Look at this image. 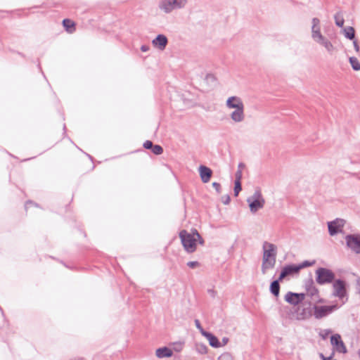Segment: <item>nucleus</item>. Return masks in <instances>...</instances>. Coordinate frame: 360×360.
I'll list each match as a JSON object with an SVG mask.
<instances>
[{"label": "nucleus", "mask_w": 360, "mask_h": 360, "mask_svg": "<svg viewBox=\"0 0 360 360\" xmlns=\"http://www.w3.org/2000/svg\"><path fill=\"white\" fill-rule=\"evenodd\" d=\"M226 107L233 110L229 117L233 123H240L245 120V105L241 98L236 96L229 97L226 101Z\"/></svg>", "instance_id": "1"}, {"label": "nucleus", "mask_w": 360, "mask_h": 360, "mask_svg": "<svg viewBox=\"0 0 360 360\" xmlns=\"http://www.w3.org/2000/svg\"><path fill=\"white\" fill-rule=\"evenodd\" d=\"M262 262L261 271L266 274L269 269L274 268L276 262L277 247L269 242L264 241L262 244Z\"/></svg>", "instance_id": "2"}, {"label": "nucleus", "mask_w": 360, "mask_h": 360, "mask_svg": "<svg viewBox=\"0 0 360 360\" xmlns=\"http://www.w3.org/2000/svg\"><path fill=\"white\" fill-rule=\"evenodd\" d=\"M311 38L314 42L323 47L328 54L332 55L335 50L333 43L321 32V22L319 18L311 20Z\"/></svg>", "instance_id": "3"}, {"label": "nucleus", "mask_w": 360, "mask_h": 360, "mask_svg": "<svg viewBox=\"0 0 360 360\" xmlns=\"http://www.w3.org/2000/svg\"><path fill=\"white\" fill-rule=\"evenodd\" d=\"M179 238L184 250L188 253H192L196 250L198 242L200 245L204 244V240L195 229L192 230L191 232H188L186 230L181 231L179 233Z\"/></svg>", "instance_id": "4"}, {"label": "nucleus", "mask_w": 360, "mask_h": 360, "mask_svg": "<svg viewBox=\"0 0 360 360\" xmlns=\"http://www.w3.org/2000/svg\"><path fill=\"white\" fill-rule=\"evenodd\" d=\"M247 202L252 214H255L257 211L262 209L265 205V199L260 189L257 188L253 194L247 198Z\"/></svg>", "instance_id": "5"}, {"label": "nucleus", "mask_w": 360, "mask_h": 360, "mask_svg": "<svg viewBox=\"0 0 360 360\" xmlns=\"http://www.w3.org/2000/svg\"><path fill=\"white\" fill-rule=\"evenodd\" d=\"M188 0H161L158 7L165 13H170L174 10L182 9L186 7Z\"/></svg>", "instance_id": "6"}, {"label": "nucleus", "mask_w": 360, "mask_h": 360, "mask_svg": "<svg viewBox=\"0 0 360 360\" xmlns=\"http://www.w3.org/2000/svg\"><path fill=\"white\" fill-rule=\"evenodd\" d=\"M316 282L320 285L331 283L335 278L334 273L326 268H319L316 271Z\"/></svg>", "instance_id": "7"}, {"label": "nucleus", "mask_w": 360, "mask_h": 360, "mask_svg": "<svg viewBox=\"0 0 360 360\" xmlns=\"http://www.w3.org/2000/svg\"><path fill=\"white\" fill-rule=\"evenodd\" d=\"M338 308L337 304L331 306H317L314 307V316L316 319H320L326 317L328 314H331L333 311Z\"/></svg>", "instance_id": "8"}, {"label": "nucleus", "mask_w": 360, "mask_h": 360, "mask_svg": "<svg viewBox=\"0 0 360 360\" xmlns=\"http://www.w3.org/2000/svg\"><path fill=\"white\" fill-rule=\"evenodd\" d=\"M333 296L343 300L347 295L345 282L342 280H336L333 285Z\"/></svg>", "instance_id": "9"}, {"label": "nucleus", "mask_w": 360, "mask_h": 360, "mask_svg": "<svg viewBox=\"0 0 360 360\" xmlns=\"http://www.w3.org/2000/svg\"><path fill=\"white\" fill-rule=\"evenodd\" d=\"M345 240L347 247L352 251L360 254V235H347Z\"/></svg>", "instance_id": "10"}, {"label": "nucleus", "mask_w": 360, "mask_h": 360, "mask_svg": "<svg viewBox=\"0 0 360 360\" xmlns=\"http://www.w3.org/2000/svg\"><path fill=\"white\" fill-rule=\"evenodd\" d=\"M330 343L333 347V349L339 353H346V347L341 340V336L339 334H335L330 338Z\"/></svg>", "instance_id": "11"}, {"label": "nucleus", "mask_w": 360, "mask_h": 360, "mask_svg": "<svg viewBox=\"0 0 360 360\" xmlns=\"http://www.w3.org/2000/svg\"><path fill=\"white\" fill-rule=\"evenodd\" d=\"M345 225V220L336 219L328 223V231L330 236H334L342 231Z\"/></svg>", "instance_id": "12"}, {"label": "nucleus", "mask_w": 360, "mask_h": 360, "mask_svg": "<svg viewBox=\"0 0 360 360\" xmlns=\"http://www.w3.org/2000/svg\"><path fill=\"white\" fill-rule=\"evenodd\" d=\"M304 298L305 294L304 293L288 292L285 295V300L292 305H297L301 303Z\"/></svg>", "instance_id": "13"}, {"label": "nucleus", "mask_w": 360, "mask_h": 360, "mask_svg": "<svg viewBox=\"0 0 360 360\" xmlns=\"http://www.w3.org/2000/svg\"><path fill=\"white\" fill-rule=\"evenodd\" d=\"M300 271L297 265H288L283 267L282 269L280 276L278 277V281H282L286 276L289 275H292L293 274H297Z\"/></svg>", "instance_id": "14"}, {"label": "nucleus", "mask_w": 360, "mask_h": 360, "mask_svg": "<svg viewBox=\"0 0 360 360\" xmlns=\"http://www.w3.org/2000/svg\"><path fill=\"white\" fill-rule=\"evenodd\" d=\"M168 40L166 36L163 34H158L156 38H155L152 41L153 45L159 49L160 50L162 51L165 49L167 44Z\"/></svg>", "instance_id": "15"}, {"label": "nucleus", "mask_w": 360, "mask_h": 360, "mask_svg": "<svg viewBox=\"0 0 360 360\" xmlns=\"http://www.w3.org/2000/svg\"><path fill=\"white\" fill-rule=\"evenodd\" d=\"M199 173L201 180L203 183H207L212 176V170L206 166L200 165L199 167Z\"/></svg>", "instance_id": "16"}, {"label": "nucleus", "mask_w": 360, "mask_h": 360, "mask_svg": "<svg viewBox=\"0 0 360 360\" xmlns=\"http://www.w3.org/2000/svg\"><path fill=\"white\" fill-rule=\"evenodd\" d=\"M203 336L207 339L210 346L215 347V348H218V347H221V344L219 342L218 339L214 335H213L212 333H208V332H204Z\"/></svg>", "instance_id": "17"}, {"label": "nucleus", "mask_w": 360, "mask_h": 360, "mask_svg": "<svg viewBox=\"0 0 360 360\" xmlns=\"http://www.w3.org/2000/svg\"><path fill=\"white\" fill-rule=\"evenodd\" d=\"M311 316L310 310L308 308H297L296 319L297 320H304L309 318Z\"/></svg>", "instance_id": "18"}, {"label": "nucleus", "mask_w": 360, "mask_h": 360, "mask_svg": "<svg viewBox=\"0 0 360 360\" xmlns=\"http://www.w3.org/2000/svg\"><path fill=\"white\" fill-rule=\"evenodd\" d=\"M307 287V294L311 297L313 300H316L319 297V290L314 285L313 282L311 281L309 285H306Z\"/></svg>", "instance_id": "19"}, {"label": "nucleus", "mask_w": 360, "mask_h": 360, "mask_svg": "<svg viewBox=\"0 0 360 360\" xmlns=\"http://www.w3.org/2000/svg\"><path fill=\"white\" fill-rule=\"evenodd\" d=\"M172 351L166 347L158 348L155 352L156 356L160 359L165 357H170L172 356Z\"/></svg>", "instance_id": "20"}, {"label": "nucleus", "mask_w": 360, "mask_h": 360, "mask_svg": "<svg viewBox=\"0 0 360 360\" xmlns=\"http://www.w3.org/2000/svg\"><path fill=\"white\" fill-rule=\"evenodd\" d=\"M279 281H278V279L274 281L270 285V291L276 297H278L279 295V291H280Z\"/></svg>", "instance_id": "21"}, {"label": "nucleus", "mask_w": 360, "mask_h": 360, "mask_svg": "<svg viewBox=\"0 0 360 360\" xmlns=\"http://www.w3.org/2000/svg\"><path fill=\"white\" fill-rule=\"evenodd\" d=\"M343 33L346 38L354 39L355 37V31L352 27H347L343 29Z\"/></svg>", "instance_id": "22"}, {"label": "nucleus", "mask_w": 360, "mask_h": 360, "mask_svg": "<svg viewBox=\"0 0 360 360\" xmlns=\"http://www.w3.org/2000/svg\"><path fill=\"white\" fill-rule=\"evenodd\" d=\"M63 25L70 33H72L75 30V23L70 19H64L63 20Z\"/></svg>", "instance_id": "23"}, {"label": "nucleus", "mask_w": 360, "mask_h": 360, "mask_svg": "<svg viewBox=\"0 0 360 360\" xmlns=\"http://www.w3.org/2000/svg\"><path fill=\"white\" fill-rule=\"evenodd\" d=\"M195 350L200 354H205L207 352V347L202 343H195Z\"/></svg>", "instance_id": "24"}, {"label": "nucleus", "mask_w": 360, "mask_h": 360, "mask_svg": "<svg viewBox=\"0 0 360 360\" xmlns=\"http://www.w3.org/2000/svg\"><path fill=\"white\" fill-rule=\"evenodd\" d=\"M335 21L337 26L342 27L344 25V18L341 13H337L335 16Z\"/></svg>", "instance_id": "25"}, {"label": "nucleus", "mask_w": 360, "mask_h": 360, "mask_svg": "<svg viewBox=\"0 0 360 360\" xmlns=\"http://www.w3.org/2000/svg\"><path fill=\"white\" fill-rule=\"evenodd\" d=\"M349 63L353 68V70L358 71L360 70V63L359 62L358 59L355 57H350Z\"/></svg>", "instance_id": "26"}, {"label": "nucleus", "mask_w": 360, "mask_h": 360, "mask_svg": "<svg viewBox=\"0 0 360 360\" xmlns=\"http://www.w3.org/2000/svg\"><path fill=\"white\" fill-rule=\"evenodd\" d=\"M218 360H233V358L230 353L225 352L219 356Z\"/></svg>", "instance_id": "27"}, {"label": "nucleus", "mask_w": 360, "mask_h": 360, "mask_svg": "<svg viewBox=\"0 0 360 360\" xmlns=\"http://www.w3.org/2000/svg\"><path fill=\"white\" fill-rule=\"evenodd\" d=\"M152 151L155 155H160L163 152L162 148L159 145L153 146Z\"/></svg>", "instance_id": "28"}, {"label": "nucleus", "mask_w": 360, "mask_h": 360, "mask_svg": "<svg viewBox=\"0 0 360 360\" xmlns=\"http://www.w3.org/2000/svg\"><path fill=\"white\" fill-rule=\"evenodd\" d=\"M241 184L240 181H235V186H234V195L235 196H238L239 192L241 191Z\"/></svg>", "instance_id": "29"}, {"label": "nucleus", "mask_w": 360, "mask_h": 360, "mask_svg": "<svg viewBox=\"0 0 360 360\" xmlns=\"http://www.w3.org/2000/svg\"><path fill=\"white\" fill-rule=\"evenodd\" d=\"M315 263V261L313 262H309V261H304L302 264L297 265L299 270L306 268L310 266H312Z\"/></svg>", "instance_id": "30"}, {"label": "nucleus", "mask_w": 360, "mask_h": 360, "mask_svg": "<svg viewBox=\"0 0 360 360\" xmlns=\"http://www.w3.org/2000/svg\"><path fill=\"white\" fill-rule=\"evenodd\" d=\"M187 265L188 266H189L190 268H192V269H194V268H196L198 266H200V264L198 262H196V261H192V262H188L187 263Z\"/></svg>", "instance_id": "31"}, {"label": "nucleus", "mask_w": 360, "mask_h": 360, "mask_svg": "<svg viewBox=\"0 0 360 360\" xmlns=\"http://www.w3.org/2000/svg\"><path fill=\"white\" fill-rule=\"evenodd\" d=\"M195 326L196 328L200 331L201 334L203 335V333L204 332H206L205 330H204V329L202 328V327L200 325V323L199 321V320L198 319H195Z\"/></svg>", "instance_id": "32"}, {"label": "nucleus", "mask_w": 360, "mask_h": 360, "mask_svg": "<svg viewBox=\"0 0 360 360\" xmlns=\"http://www.w3.org/2000/svg\"><path fill=\"white\" fill-rule=\"evenodd\" d=\"M205 80L207 82H215L216 80V77H214V75L212 74H207L205 77Z\"/></svg>", "instance_id": "33"}, {"label": "nucleus", "mask_w": 360, "mask_h": 360, "mask_svg": "<svg viewBox=\"0 0 360 360\" xmlns=\"http://www.w3.org/2000/svg\"><path fill=\"white\" fill-rule=\"evenodd\" d=\"M212 186L218 193H221V185L219 183H217V182L212 183Z\"/></svg>", "instance_id": "34"}, {"label": "nucleus", "mask_w": 360, "mask_h": 360, "mask_svg": "<svg viewBox=\"0 0 360 360\" xmlns=\"http://www.w3.org/2000/svg\"><path fill=\"white\" fill-rule=\"evenodd\" d=\"M153 143L152 141H145V143H143V147L146 149H150V148H153Z\"/></svg>", "instance_id": "35"}, {"label": "nucleus", "mask_w": 360, "mask_h": 360, "mask_svg": "<svg viewBox=\"0 0 360 360\" xmlns=\"http://www.w3.org/2000/svg\"><path fill=\"white\" fill-rule=\"evenodd\" d=\"M221 200L224 205H228L230 202V197L229 195L223 196Z\"/></svg>", "instance_id": "36"}, {"label": "nucleus", "mask_w": 360, "mask_h": 360, "mask_svg": "<svg viewBox=\"0 0 360 360\" xmlns=\"http://www.w3.org/2000/svg\"><path fill=\"white\" fill-rule=\"evenodd\" d=\"M241 176H242L241 171H238L236 174V181H240Z\"/></svg>", "instance_id": "37"}, {"label": "nucleus", "mask_w": 360, "mask_h": 360, "mask_svg": "<svg viewBox=\"0 0 360 360\" xmlns=\"http://www.w3.org/2000/svg\"><path fill=\"white\" fill-rule=\"evenodd\" d=\"M354 49L356 52L359 51V46L356 40L353 41Z\"/></svg>", "instance_id": "38"}, {"label": "nucleus", "mask_w": 360, "mask_h": 360, "mask_svg": "<svg viewBox=\"0 0 360 360\" xmlns=\"http://www.w3.org/2000/svg\"><path fill=\"white\" fill-rule=\"evenodd\" d=\"M356 289L358 292L360 294V278L356 279Z\"/></svg>", "instance_id": "39"}, {"label": "nucleus", "mask_w": 360, "mask_h": 360, "mask_svg": "<svg viewBox=\"0 0 360 360\" xmlns=\"http://www.w3.org/2000/svg\"><path fill=\"white\" fill-rule=\"evenodd\" d=\"M141 50L143 51V52H146L147 51L149 50V47L146 45H143L141 47Z\"/></svg>", "instance_id": "40"}, {"label": "nucleus", "mask_w": 360, "mask_h": 360, "mask_svg": "<svg viewBox=\"0 0 360 360\" xmlns=\"http://www.w3.org/2000/svg\"><path fill=\"white\" fill-rule=\"evenodd\" d=\"M323 333H324V335H323V338H326V337L329 333H331V331H330V330H325L323 331Z\"/></svg>", "instance_id": "41"}, {"label": "nucleus", "mask_w": 360, "mask_h": 360, "mask_svg": "<svg viewBox=\"0 0 360 360\" xmlns=\"http://www.w3.org/2000/svg\"><path fill=\"white\" fill-rule=\"evenodd\" d=\"M181 349V345H179V347H176V351H180Z\"/></svg>", "instance_id": "42"}, {"label": "nucleus", "mask_w": 360, "mask_h": 360, "mask_svg": "<svg viewBox=\"0 0 360 360\" xmlns=\"http://www.w3.org/2000/svg\"><path fill=\"white\" fill-rule=\"evenodd\" d=\"M181 349V345H179V347H176V351H180Z\"/></svg>", "instance_id": "43"}, {"label": "nucleus", "mask_w": 360, "mask_h": 360, "mask_svg": "<svg viewBox=\"0 0 360 360\" xmlns=\"http://www.w3.org/2000/svg\"><path fill=\"white\" fill-rule=\"evenodd\" d=\"M227 341H228L227 338H224L223 339V342H224V344H226Z\"/></svg>", "instance_id": "44"}, {"label": "nucleus", "mask_w": 360, "mask_h": 360, "mask_svg": "<svg viewBox=\"0 0 360 360\" xmlns=\"http://www.w3.org/2000/svg\"><path fill=\"white\" fill-rule=\"evenodd\" d=\"M31 204H32V202H27V203L25 205V207H26V209L27 208L28 205H31Z\"/></svg>", "instance_id": "45"}, {"label": "nucleus", "mask_w": 360, "mask_h": 360, "mask_svg": "<svg viewBox=\"0 0 360 360\" xmlns=\"http://www.w3.org/2000/svg\"><path fill=\"white\" fill-rule=\"evenodd\" d=\"M243 167V165L242 163H240L238 165V167Z\"/></svg>", "instance_id": "46"}, {"label": "nucleus", "mask_w": 360, "mask_h": 360, "mask_svg": "<svg viewBox=\"0 0 360 360\" xmlns=\"http://www.w3.org/2000/svg\"><path fill=\"white\" fill-rule=\"evenodd\" d=\"M358 354H359V358H360V349H359V351H358Z\"/></svg>", "instance_id": "47"}]
</instances>
